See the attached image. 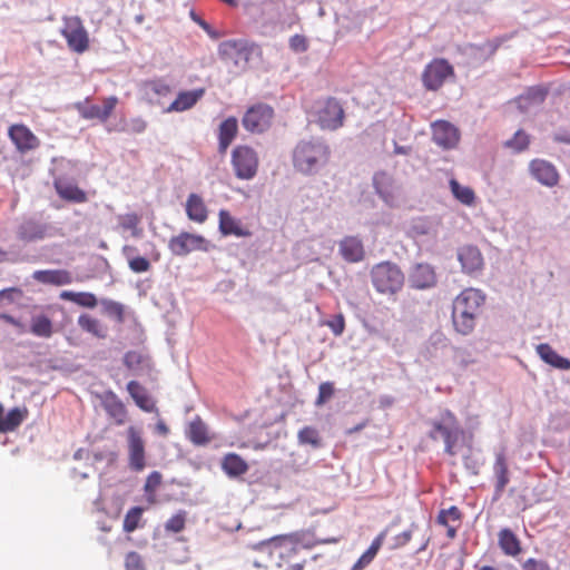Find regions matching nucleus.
I'll list each match as a JSON object with an SVG mask.
<instances>
[{
    "instance_id": "f257e3e1",
    "label": "nucleus",
    "mask_w": 570,
    "mask_h": 570,
    "mask_svg": "<svg viewBox=\"0 0 570 570\" xmlns=\"http://www.w3.org/2000/svg\"><path fill=\"white\" fill-rule=\"evenodd\" d=\"M253 566L265 570L286 568V570H302L305 559L302 548L291 535L273 538L261 544L254 551Z\"/></svg>"
},
{
    "instance_id": "f03ea898",
    "label": "nucleus",
    "mask_w": 570,
    "mask_h": 570,
    "mask_svg": "<svg viewBox=\"0 0 570 570\" xmlns=\"http://www.w3.org/2000/svg\"><path fill=\"white\" fill-rule=\"evenodd\" d=\"M485 295L481 289L465 288L452 303V324L456 333L461 335L471 334L482 312Z\"/></svg>"
},
{
    "instance_id": "7ed1b4c3",
    "label": "nucleus",
    "mask_w": 570,
    "mask_h": 570,
    "mask_svg": "<svg viewBox=\"0 0 570 570\" xmlns=\"http://www.w3.org/2000/svg\"><path fill=\"white\" fill-rule=\"evenodd\" d=\"M331 158V148L320 138L304 139L293 149L292 161L296 171L303 175L317 174L327 165Z\"/></svg>"
},
{
    "instance_id": "20e7f679",
    "label": "nucleus",
    "mask_w": 570,
    "mask_h": 570,
    "mask_svg": "<svg viewBox=\"0 0 570 570\" xmlns=\"http://www.w3.org/2000/svg\"><path fill=\"white\" fill-rule=\"evenodd\" d=\"M431 429L429 436L433 441L442 440L444 442V452L451 456L456 454V443L464 431L455 414L445 409L430 420Z\"/></svg>"
},
{
    "instance_id": "39448f33",
    "label": "nucleus",
    "mask_w": 570,
    "mask_h": 570,
    "mask_svg": "<svg viewBox=\"0 0 570 570\" xmlns=\"http://www.w3.org/2000/svg\"><path fill=\"white\" fill-rule=\"evenodd\" d=\"M314 117L322 130L336 131L344 126L345 110L337 98L326 97L317 101Z\"/></svg>"
},
{
    "instance_id": "423d86ee",
    "label": "nucleus",
    "mask_w": 570,
    "mask_h": 570,
    "mask_svg": "<svg viewBox=\"0 0 570 570\" xmlns=\"http://www.w3.org/2000/svg\"><path fill=\"white\" fill-rule=\"evenodd\" d=\"M230 164L238 179L250 180L258 173L259 157L253 147L248 145H237L232 150Z\"/></svg>"
},
{
    "instance_id": "0eeeda50",
    "label": "nucleus",
    "mask_w": 570,
    "mask_h": 570,
    "mask_svg": "<svg viewBox=\"0 0 570 570\" xmlns=\"http://www.w3.org/2000/svg\"><path fill=\"white\" fill-rule=\"evenodd\" d=\"M60 33L72 52L83 53L89 49V35L79 17H65Z\"/></svg>"
},
{
    "instance_id": "6e6552de",
    "label": "nucleus",
    "mask_w": 570,
    "mask_h": 570,
    "mask_svg": "<svg viewBox=\"0 0 570 570\" xmlns=\"http://www.w3.org/2000/svg\"><path fill=\"white\" fill-rule=\"evenodd\" d=\"M274 109L267 104H255L250 106L242 118L243 127L252 134H263L272 125Z\"/></svg>"
},
{
    "instance_id": "1a4fd4ad",
    "label": "nucleus",
    "mask_w": 570,
    "mask_h": 570,
    "mask_svg": "<svg viewBox=\"0 0 570 570\" xmlns=\"http://www.w3.org/2000/svg\"><path fill=\"white\" fill-rule=\"evenodd\" d=\"M454 77L452 65L443 58H435L428 63L422 73V81L428 90L440 89L448 78Z\"/></svg>"
},
{
    "instance_id": "9d476101",
    "label": "nucleus",
    "mask_w": 570,
    "mask_h": 570,
    "mask_svg": "<svg viewBox=\"0 0 570 570\" xmlns=\"http://www.w3.org/2000/svg\"><path fill=\"white\" fill-rule=\"evenodd\" d=\"M127 451L129 469L135 472L142 471L147 466L145 441L135 426L127 429Z\"/></svg>"
},
{
    "instance_id": "9b49d317",
    "label": "nucleus",
    "mask_w": 570,
    "mask_h": 570,
    "mask_svg": "<svg viewBox=\"0 0 570 570\" xmlns=\"http://www.w3.org/2000/svg\"><path fill=\"white\" fill-rule=\"evenodd\" d=\"M168 248L176 256H186L195 250L207 252L208 242L202 235L181 232L169 239Z\"/></svg>"
},
{
    "instance_id": "f8f14e48",
    "label": "nucleus",
    "mask_w": 570,
    "mask_h": 570,
    "mask_svg": "<svg viewBox=\"0 0 570 570\" xmlns=\"http://www.w3.org/2000/svg\"><path fill=\"white\" fill-rule=\"evenodd\" d=\"M250 53L252 46L245 40H226L218 46L219 58L235 66H238L240 61H243L245 66L249 60Z\"/></svg>"
},
{
    "instance_id": "ddd939ff",
    "label": "nucleus",
    "mask_w": 570,
    "mask_h": 570,
    "mask_svg": "<svg viewBox=\"0 0 570 570\" xmlns=\"http://www.w3.org/2000/svg\"><path fill=\"white\" fill-rule=\"evenodd\" d=\"M407 283L410 287L421 291L435 287L438 283L435 268L428 263L414 264L409 272Z\"/></svg>"
},
{
    "instance_id": "4468645a",
    "label": "nucleus",
    "mask_w": 570,
    "mask_h": 570,
    "mask_svg": "<svg viewBox=\"0 0 570 570\" xmlns=\"http://www.w3.org/2000/svg\"><path fill=\"white\" fill-rule=\"evenodd\" d=\"M456 257L464 274L475 275L481 273L484 267L483 255L474 245H464L459 247Z\"/></svg>"
},
{
    "instance_id": "2eb2a0df",
    "label": "nucleus",
    "mask_w": 570,
    "mask_h": 570,
    "mask_svg": "<svg viewBox=\"0 0 570 570\" xmlns=\"http://www.w3.org/2000/svg\"><path fill=\"white\" fill-rule=\"evenodd\" d=\"M117 105L118 98L110 96L102 99V107L89 105L86 101L77 104V110L83 119H98L105 122L111 116Z\"/></svg>"
},
{
    "instance_id": "dca6fc26",
    "label": "nucleus",
    "mask_w": 570,
    "mask_h": 570,
    "mask_svg": "<svg viewBox=\"0 0 570 570\" xmlns=\"http://www.w3.org/2000/svg\"><path fill=\"white\" fill-rule=\"evenodd\" d=\"M529 173L533 179L546 187H554L559 183V173L556 166L546 159H532L529 163Z\"/></svg>"
},
{
    "instance_id": "f3484780",
    "label": "nucleus",
    "mask_w": 570,
    "mask_h": 570,
    "mask_svg": "<svg viewBox=\"0 0 570 570\" xmlns=\"http://www.w3.org/2000/svg\"><path fill=\"white\" fill-rule=\"evenodd\" d=\"M8 136L16 146L17 150L24 154L39 147L38 137L22 124H16L9 127Z\"/></svg>"
},
{
    "instance_id": "a211bd4d",
    "label": "nucleus",
    "mask_w": 570,
    "mask_h": 570,
    "mask_svg": "<svg viewBox=\"0 0 570 570\" xmlns=\"http://www.w3.org/2000/svg\"><path fill=\"white\" fill-rule=\"evenodd\" d=\"M432 139L443 149L454 148L460 140L459 129L446 120H438L432 126Z\"/></svg>"
},
{
    "instance_id": "6ab92c4d",
    "label": "nucleus",
    "mask_w": 570,
    "mask_h": 570,
    "mask_svg": "<svg viewBox=\"0 0 570 570\" xmlns=\"http://www.w3.org/2000/svg\"><path fill=\"white\" fill-rule=\"evenodd\" d=\"M218 229L223 236L249 237L252 232L245 227L240 219L234 217L228 210L218 213Z\"/></svg>"
},
{
    "instance_id": "aec40b11",
    "label": "nucleus",
    "mask_w": 570,
    "mask_h": 570,
    "mask_svg": "<svg viewBox=\"0 0 570 570\" xmlns=\"http://www.w3.org/2000/svg\"><path fill=\"white\" fill-rule=\"evenodd\" d=\"M53 187L58 196L69 203L82 204L88 200L87 193L78 187L77 184L65 178H56Z\"/></svg>"
},
{
    "instance_id": "412c9836",
    "label": "nucleus",
    "mask_w": 570,
    "mask_h": 570,
    "mask_svg": "<svg viewBox=\"0 0 570 570\" xmlns=\"http://www.w3.org/2000/svg\"><path fill=\"white\" fill-rule=\"evenodd\" d=\"M494 494L493 501L501 499L505 487L510 482L507 458L503 451L495 454L493 464Z\"/></svg>"
},
{
    "instance_id": "4be33fe9",
    "label": "nucleus",
    "mask_w": 570,
    "mask_h": 570,
    "mask_svg": "<svg viewBox=\"0 0 570 570\" xmlns=\"http://www.w3.org/2000/svg\"><path fill=\"white\" fill-rule=\"evenodd\" d=\"M340 254L348 263H358L365 257V249L362 239L356 236H345L338 243Z\"/></svg>"
},
{
    "instance_id": "5701e85b",
    "label": "nucleus",
    "mask_w": 570,
    "mask_h": 570,
    "mask_svg": "<svg viewBox=\"0 0 570 570\" xmlns=\"http://www.w3.org/2000/svg\"><path fill=\"white\" fill-rule=\"evenodd\" d=\"M102 406L115 424L122 425L127 420V410L122 401L111 391L104 394Z\"/></svg>"
},
{
    "instance_id": "b1692460",
    "label": "nucleus",
    "mask_w": 570,
    "mask_h": 570,
    "mask_svg": "<svg viewBox=\"0 0 570 570\" xmlns=\"http://www.w3.org/2000/svg\"><path fill=\"white\" fill-rule=\"evenodd\" d=\"M32 278L42 284L56 286L68 285L72 283L71 273L66 269H43L36 271Z\"/></svg>"
},
{
    "instance_id": "393cba45",
    "label": "nucleus",
    "mask_w": 570,
    "mask_h": 570,
    "mask_svg": "<svg viewBox=\"0 0 570 570\" xmlns=\"http://www.w3.org/2000/svg\"><path fill=\"white\" fill-rule=\"evenodd\" d=\"M204 89L181 91L176 99L165 109L166 112H181L193 108L204 96Z\"/></svg>"
},
{
    "instance_id": "a878e982",
    "label": "nucleus",
    "mask_w": 570,
    "mask_h": 570,
    "mask_svg": "<svg viewBox=\"0 0 570 570\" xmlns=\"http://www.w3.org/2000/svg\"><path fill=\"white\" fill-rule=\"evenodd\" d=\"M238 132V121L235 117H228L220 122L218 127V150L225 154L236 138Z\"/></svg>"
},
{
    "instance_id": "bb28decb",
    "label": "nucleus",
    "mask_w": 570,
    "mask_h": 570,
    "mask_svg": "<svg viewBox=\"0 0 570 570\" xmlns=\"http://www.w3.org/2000/svg\"><path fill=\"white\" fill-rule=\"evenodd\" d=\"M499 47V40L487 41L481 45L469 43L464 47V53L472 58L475 63L480 65L491 58Z\"/></svg>"
},
{
    "instance_id": "cd10ccee",
    "label": "nucleus",
    "mask_w": 570,
    "mask_h": 570,
    "mask_svg": "<svg viewBox=\"0 0 570 570\" xmlns=\"http://www.w3.org/2000/svg\"><path fill=\"white\" fill-rule=\"evenodd\" d=\"M185 210L187 217L197 224H204L208 218V209L198 194L191 193L188 196Z\"/></svg>"
},
{
    "instance_id": "c85d7f7f",
    "label": "nucleus",
    "mask_w": 570,
    "mask_h": 570,
    "mask_svg": "<svg viewBox=\"0 0 570 570\" xmlns=\"http://www.w3.org/2000/svg\"><path fill=\"white\" fill-rule=\"evenodd\" d=\"M372 282L379 292H392V266L389 262L380 263L373 267Z\"/></svg>"
},
{
    "instance_id": "c756f323",
    "label": "nucleus",
    "mask_w": 570,
    "mask_h": 570,
    "mask_svg": "<svg viewBox=\"0 0 570 570\" xmlns=\"http://www.w3.org/2000/svg\"><path fill=\"white\" fill-rule=\"evenodd\" d=\"M498 546L508 557H517L521 553V541L517 534L509 528H503L498 533Z\"/></svg>"
},
{
    "instance_id": "7c9ffc66",
    "label": "nucleus",
    "mask_w": 570,
    "mask_h": 570,
    "mask_svg": "<svg viewBox=\"0 0 570 570\" xmlns=\"http://www.w3.org/2000/svg\"><path fill=\"white\" fill-rule=\"evenodd\" d=\"M3 405L0 403V432L14 431L28 416L27 407H14L4 416Z\"/></svg>"
},
{
    "instance_id": "2f4dec72",
    "label": "nucleus",
    "mask_w": 570,
    "mask_h": 570,
    "mask_svg": "<svg viewBox=\"0 0 570 570\" xmlns=\"http://www.w3.org/2000/svg\"><path fill=\"white\" fill-rule=\"evenodd\" d=\"M127 391L135 401L136 405L145 412L155 411V403L147 393V390L137 381H130L127 384Z\"/></svg>"
},
{
    "instance_id": "473e14b6",
    "label": "nucleus",
    "mask_w": 570,
    "mask_h": 570,
    "mask_svg": "<svg viewBox=\"0 0 570 570\" xmlns=\"http://www.w3.org/2000/svg\"><path fill=\"white\" fill-rule=\"evenodd\" d=\"M222 469L228 476L236 478L248 471V464L240 455L227 453L222 460Z\"/></svg>"
},
{
    "instance_id": "72a5a7b5",
    "label": "nucleus",
    "mask_w": 570,
    "mask_h": 570,
    "mask_svg": "<svg viewBox=\"0 0 570 570\" xmlns=\"http://www.w3.org/2000/svg\"><path fill=\"white\" fill-rule=\"evenodd\" d=\"M47 228L45 225L33 220L28 219L20 224L18 228V237L23 242H32L37 239H42L46 236Z\"/></svg>"
},
{
    "instance_id": "f704fd0d",
    "label": "nucleus",
    "mask_w": 570,
    "mask_h": 570,
    "mask_svg": "<svg viewBox=\"0 0 570 570\" xmlns=\"http://www.w3.org/2000/svg\"><path fill=\"white\" fill-rule=\"evenodd\" d=\"M146 96L150 102L159 104V98L167 97L173 89L164 79H153L144 83Z\"/></svg>"
},
{
    "instance_id": "c9c22d12",
    "label": "nucleus",
    "mask_w": 570,
    "mask_h": 570,
    "mask_svg": "<svg viewBox=\"0 0 570 570\" xmlns=\"http://www.w3.org/2000/svg\"><path fill=\"white\" fill-rule=\"evenodd\" d=\"M187 438L195 445H206L212 441L206 424L198 416L189 423Z\"/></svg>"
},
{
    "instance_id": "e433bc0d",
    "label": "nucleus",
    "mask_w": 570,
    "mask_h": 570,
    "mask_svg": "<svg viewBox=\"0 0 570 570\" xmlns=\"http://www.w3.org/2000/svg\"><path fill=\"white\" fill-rule=\"evenodd\" d=\"M78 325L82 331L91 334L97 338L104 340L107 337V326H105L98 318L89 314H81L78 317Z\"/></svg>"
},
{
    "instance_id": "4c0bfd02",
    "label": "nucleus",
    "mask_w": 570,
    "mask_h": 570,
    "mask_svg": "<svg viewBox=\"0 0 570 570\" xmlns=\"http://www.w3.org/2000/svg\"><path fill=\"white\" fill-rule=\"evenodd\" d=\"M448 346V338L442 332H434L430 335L425 348L424 356L428 360L436 358L439 352Z\"/></svg>"
},
{
    "instance_id": "58836bf2",
    "label": "nucleus",
    "mask_w": 570,
    "mask_h": 570,
    "mask_svg": "<svg viewBox=\"0 0 570 570\" xmlns=\"http://www.w3.org/2000/svg\"><path fill=\"white\" fill-rule=\"evenodd\" d=\"M59 297L63 301L72 302L79 306L87 307V308H94L97 305V298L92 293L87 292H71V291H63L60 293Z\"/></svg>"
},
{
    "instance_id": "ea45409f",
    "label": "nucleus",
    "mask_w": 570,
    "mask_h": 570,
    "mask_svg": "<svg viewBox=\"0 0 570 570\" xmlns=\"http://www.w3.org/2000/svg\"><path fill=\"white\" fill-rule=\"evenodd\" d=\"M530 141V136L524 130L519 129L514 132L512 138L503 142V146L514 154H521L529 148Z\"/></svg>"
},
{
    "instance_id": "a19ab883",
    "label": "nucleus",
    "mask_w": 570,
    "mask_h": 570,
    "mask_svg": "<svg viewBox=\"0 0 570 570\" xmlns=\"http://www.w3.org/2000/svg\"><path fill=\"white\" fill-rule=\"evenodd\" d=\"M383 539H384L383 534L377 535L373 540V542L371 543L368 549L356 561V563L354 564L352 570H361V569L367 567L373 561V559L377 554L379 550L381 549Z\"/></svg>"
},
{
    "instance_id": "79ce46f5",
    "label": "nucleus",
    "mask_w": 570,
    "mask_h": 570,
    "mask_svg": "<svg viewBox=\"0 0 570 570\" xmlns=\"http://www.w3.org/2000/svg\"><path fill=\"white\" fill-rule=\"evenodd\" d=\"M30 331L39 337H50L52 335V322L45 315L33 316Z\"/></svg>"
},
{
    "instance_id": "37998d69",
    "label": "nucleus",
    "mask_w": 570,
    "mask_h": 570,
    "mask_svg": "<svg viewBox=\"0 0 570 570\" xmlns=\"http://www.w3.org/2000/svg\"><path fill=\"white\" fill-rule=\"evenodd\" d=\"M450 187L453 196L466 206H471L474 204L475 194L472 188L468 186H462L455 179L450 181Z\"/></svg>"
},
{
    "instance_id": "c03bdc74",
    "label": "nucleus",
    "mask_w": 570,
    "mask_h": 570,
    "mask_svg": "<svg viewBox=\"0 0 570 570\" xmlns=\"http://www.w3.org/2000/svg\"><path fill=\"white\" fill-rule=\"evenodd\" d=\"M374 187L377 194L385 200L389 202L392 190V178L389 173L380 171L374 175L373 178Z\"/></svg>"
},
{
    "instance_id": "a18cd8bd",
    "label": "nucleus",
    "mask_w": 570,
    "mask_h": 570,
    "mask_svg": "<svg viewBox=\"0 0 570 570\" xmlns=\"http://www.w3.org/2000/svg\"><path fill=\"white\" fill-rule=\"evenodd\" d=\"M119 226L125 230H130L134 237L141 235V228H139L140 216L136 213H127L118 217Z\"/></svg>"
},
{
    "instance_id": "49530a36",
    "label": "nucleus",
    "mask_w": 570,
    "mask_h": 570,
    "mask_svg": "<svg viewBox=\"0 0 570 570\" xmlns=\"http://www.w3.org/2000/svg\"><path fill=\"white\" fill-rule=\"evenodd\" d=\"M144 513V509L140 507H134L129 509L124 518L122 529L127 533L134 532L139 528V522L141 520Z\"/></svg>"
},
{
    "instance_id": "de8ad7c7",
    "label": "nucleus",
    "mask_w": 570,
    "mask_h": 570,
    "mask_svg": "<svg viewBox=\"0 0 570 570\" xmlns=\"http://www.w3.org/2000/svg\"><path fill=\"white\" fill-rule=\"evenodd\" d=\"M297 439L301 444H309L313 448H320L322 444L320 433L313 426H304L301 429L298 431Z\"/></svg>"
},
{
    "instance_id": "09e8293b",
    "label": "nucleus",
    "mask_w": 570,
    "mask_h": 570,
    "mask_svg": "<svg viewBox=\"0 0 570 570\" xmlns=\"http://www.w3.org/2000/svg\"><path fill=\"white\" fill-rule=\"evenodd\" d=\"M186 518V511H179L167 520L165 523V530L173 533L181 532L185 529Z\"/></svg>"
},
{
    "instance_id": "8fccbe9b",
    "label": "nucleus",
    "mask_w": 570,
    "mask_h": 570,
    "mask_svg": "<svg viewBox=\"0 0 570 570\" xmlns=\"http://www.w3.org/2000/svg\"><path fill=\"white\" fill-rule=\"evenodd\" d=\"M101 305H102L104 312L107 315L115 317L118 322L124 321L125 312H124V306L120 303L110 301V299H102Z\"/></svg>"
},
{
    "instance_id": "3c124183",
    "label": "nucleus",
    "mask_w": 570,
    "mask_h": 570,
    "mask_svg": "<svg viewBox=\"0 0 570 570\" xmlns=\"http://www.w3.org/2000/svg\"><path fill=\"white\" fill-rule=\"evenodd\" d=\"M461 518H462V513L459 510V508L455 507V505H452L449 509L441 510L439 512L436 521H438L439 524L448 525L449 524V520L460 521Z\"/></svg>"
},
{
    "instance_id": "603ef678",
    "label": "nucleus",
    "mask_w": 570,
    "mask_h": 570,
    "mask_svg": "<svg viewBox=\"0 0 570 570\" xmlns=\"http://www.w3.org/2000/svg\"><path fill=\"white\" fill-rule=\"evenodd\" d=\"M411 232L415 236L430 235L433 232V224L425 218H417L412 222Z\"/></svg>"
},
{
    "instance_id": "864d4df0",
    "label": "nucleus",
    "mask_w": 570,
    "mask_h": 570,
    "mask_svg": "<svg viewBox=\"0 0 570 570\" xmlns=\"http://www.w3.org/2000/svg\"><path fill=\"white\" fill-rule=\"evenodd\" d=\"M482 464V460L478 455L473 454L471 451L468 454L463 455V465L465 470L473 475L479 474Z\"/></svg>"
},
{
    "instance_id": "5fc2aeb1",
    "label": "nucleus",
    "mask_w": 570,
    "mask_h": 570,
    "mask_svg": "<svg viewBox=\"0 0 570 570\" xmlns=\"http://www.w3.org/2000/svg\"><path fill=\"white\" fill-rule=\"evenodd\" d=\"M334 394V385L332 382H323L318 386V395L315 401L317 406L326 403Z\"/></svg>"
},
{
    "instance_id": "6e6d98bb",
    "label": "nucleus",
    "mask_w": 570,
    "mask_h": 570,
    "mask_svg": "<svg viewBox=\"0 0 570 570\" xmlns=\"http://www.w3.org/2000/svg\"><path fill=\"white\" fill-rule=\"evenodd\" d=\"M335 336H341L345 330V318L343 314L335 315L332 320L324 322Z\"/></svg>"
},
{
    "instance_id": "4d7b16f0",
    "label": "nucleus",
    "mask_w": 570,
    "mask_h": 570,
    "mask_svg": "<svg viewBox=\"0 0 570 570\" xmlns=\"http://www.w3.org/2000/svg\"><path fill=\"white\" fill-rule=\"evenodd\" d=\"M129 268L135 273H145L150 268V263L142 256H136L128 259Z\"/></svg>"
},
{
    "instance_id": "13d9d810",
    "label": "nucleus",
    "mask_w": 570,
    "mask_h": 570,
    "mask_svg": "<svg viewBox=\"0 0 570 570\" xmlns=\"http://www.w3.org/2000/svg\"><path fill=\"white\" fill-rule=\"evenodd\" d=\"M289 48L295 52H305L308 49V41L302 35H294L289 38Z\"/></svg>"
},
{
    "instance_id": "bf43d9fd",
    "label": "nucleus",
    "mask_w": 570,
    "mask_h": 570,
    "mask_svg": "<svg viewBox=\"0 0 570 570\" xmlns=\"http://www.w3.org/2000/svg\"><path fill=\"white\" fill-rule=\"evenodd\" d=\"M537 353L540 356V358L546 362L547 364H550L551 361L556 357L558 354L549 344L541 343L537 346Z\"/></svg>"
},
{
    "instance_id": "052dcab7",
    "label": "nucleus",
    "mask_w": 570,
    "mask_h": 570,
    "mask_svg": "<svg viewBox=\"0 0 570 570\" xmlns=\"http://www.w3.org/2000/svg\"><path fill=\"white\" fill-rule=\"evenodd\" d=\"M522 570H551L544 560L529 558L522 563Z\"/></svg>"
},
{
    "instance_id": "680f3d73",
    "label": "nucleus",
    "mask_w": 570,
    "mask_h": 570,
    "mask_svg": "<svg viewBox=\"0 0 570 570\" xmlns=\"http://www.w3.org/2000/svg\"><path fill=\"white\" fill-rule=\"evenodd\" d=\"M127 570H140L142 568V559L137 552H129L125 559Z\"/></svg>"
},
{
    "instance_id": "e2e57ef3",
    "label": "nucleus",
    "mask_w": 570,
    "mask_h": 570,
    "mask_svg": "<svg viewBox=\"0 0 570 570\" xmlns=\"http://www.w3.org/2000/svg\"><path fill=\"white\" fill-rule=\"evenodd\" d=\"M547 97V90L541 87H531L527 91V98L533 104H541Z\"/></svg>"
},
{
    "instance_id": "0e129e2a",
    "label": "nucleus",
    "mask_w": 570,
    "mask_h": 570,
    "mask_svg": "<svg viewBox=\"0 0 570 570\" xmlns=\"http://www.w3.org/2000/svg\"><path fill=\"white\" fill-rule=\"evenodd\" d=\"M141 360H142V356L140 353L135 352V351H129L124 356V364L128 368L134 370L140 365Z\"/></svg>"
},
{
    "instance_id": "69168bd1",
    "label": "nucleus",
    "mask_w": 570,
    "mask_h": 570,
    "mask_svg": "<svg viewBox=\"0 0 570 570\" xmlns=\"http://www.w3.org/2000/svg\"><path fill=\"white\" fill-rule=\"evenodd\" d=\"M161 483V474L157 471L151 472L146 480L145 490L146 492L155 491Z\"/></svg>"
},
{
    "instance_id": "338daca9",
    "label": "nucleus",
    "mask_w": 570,
    "mask_h": 570,
    "mask_svg": "<svg viewBox=\"0 0 570 570\" xmlns=\"http://www.w3.org/2000/svg\"><path fill=\"white\" fill-rule=\"evenodd\" d=\"M552 139L554 142L570 146V130L560 128L553 132Z\"/></svg>"
},
{
    "instance_id": "774afa93",
    "label": "nucleus",
    "mask_w": 570,
    "mask_h": 570,
    "mask_svg": "<svg viewBox=\"0 0 570 570\" xmlns=\"http://www.w3.org/2000/svg\"><path fill=\"white\" fill-rule=\"evenodd\" d=\"M549 365L558 370L567 371L570 370V360L557 354Z\"/></svg>"
}]
</instances>
